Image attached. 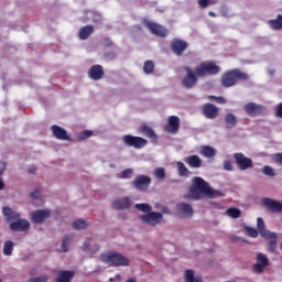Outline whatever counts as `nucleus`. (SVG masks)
<instances>
[{
    "instance_id": "57",
    "label": "nucleus",
    "mask_w": 282,
    "mask_h": 282,
    "mask_svg": "<svg viewBox=\"0 0 282 282\" xmlns=\"http://www.w3.org/2000/svg\"><path fill=\"white\" fill-rule=\"evenodd\" d=\"M208 14H209V17H213V18L217 17V13H215L213 11H209Z\"/></svg>"
},
{
    "instance_id": "23",
    "label": "nucleus",
    "mask_w": 282,
    "mask_h": 282,
    "mask_svg": "<svg viewBox=\"0 0 282 282\" xmlns=\"http://www.w3.org/2000/svg\"><path fill=\"white\" fill-rule=\"evenodd\" d=\"M98 250H100V246H98V243H96L91 239H86V241L84 242V251L85 252H88L89 254H96V252H98Z\"/></svg>"
},
{
    "instance_id": "43",
    "label": "nucleus",
    "mask_w": 282,
    "mask_h": 282,
    "mask_svg": "<svg viewBox=\"0 0 282 282\" xmlns=\"http://www.w3.org/2000/svg\"><path fill=\"white\" fill-rule=\"evenodd\" d=\"M262 173L263 175H267V177H274L276 175V173H274V169L270 165H264L262 167Z\"/></svg>"
},
{
    "instance_id": "3",
    "label": "nucleus",
    "mask_w": 282,
    "mask_h": 282,
    "mask_svg": "<svg viewBox=\"0 0 282 282\" xmlns=\"http://www.w3.org/2000/svg\"><path fill=\"white\" fill-rule=\"evenodd\" d=\"M101 261H104V263H109V265H112L113 268H122L129 265V258L116 251L101 254Z\"/></svg>"
},
{
    "instance_id": "42",
    "label": "nucleus",
    "mask_w": 282,
    "mask_h": 282,
    "mask_svg": "<svg viewBox=\"0 0 282 282\" xmlns=\"http://www.w3.org/2000/svg\"><path fill=\"white\" fill-rule=\"evenodd\" d=\"M133 174H134L133 169L129 167V169L121 171L120 177H121V180H131V177H133Z\"/></svg>"
},
{
    "instance_id": "29",
    "label": "nucleus",
    "mask_w": 282,
    "mask_h": 282,
    "mask_svg": "<svg viewBox=\"0 0 282 282\" xmlns=\"http://www.w3.org/2000/svg\"><path fill=\"white\" fill-rule=\"evenodd\" d=\"M257 228L261 237L265 238L269 235H272V231L265 229V221H263V218L259 217L257 219Z\"/></svg>"
},
{
    "instance_id": "13",
    "label": "nucleus",
    "mask_w": 282,
    "mask_h": 282,
    "mask_svg": "<svg viewBox=\"0 0 282 282\" xmlns=\"http://www.w3.org/2000/svg\"><path fill=\"white\" fill-rule=\"evenodd\" d=\"M163 217L164 215H162V213L150 212L147 215H142L140 219L143 224H148V226H158Z\"/></svg>"
},
{
    "instance_id": "52",
    "label": "nucleus",
    "mask_w": 282,
    "mask_h": 282,
    "mask_svg": "<svg viewBox=\"0 0 282 282\" xmlns=\"http://www.w3.org/2000/svg\"><path fill=\"white\" fill-rule=\"evenodd\" d=\"M31 197H33V199H39L41 197V192L39 189L33 191Z\"/></svg>"
},
{
    "instance_id": "46",
    "label": "nucleus",
    "mask_w": 282,
    "mask_h": 282,
    "mask_svg": "<svg viewBox=\"0 0 282 282\" xmlns=\"http://www.w3.org/2000/svg\"><path fill=\"white\" fill-rule=\"evenodd\" d=\"M91 135H94L91 130H85L79 133L80 140H87V138H91Z\"/></svg>"
},
{
    "instance_id": "45",
    "label": "nucleus",
    "mask_w": 282,
    "mask_h": 282,
    "mask_svg": "<svg viewBox=\"0 0 282 282\" xmlns=\"http://www.w3.org/2000/svg\"><path fill=\"white\" fill-rule=\"evenodd\" d=\"M246 230H247L249 237H252V239H257L259 237V230H257L252 227H246Z\"/></svg>"
},
{
    "instance_id": "7",
    "label": "nucleus",
    "mask_w": 282,
    "mask_h": 282,
    "mask_svg": "<svg viewBox=\"0 0 282 282\" xmlns=\"http://www.w3.org/2000/svg\"><path fill=\"white\" fill-rule=\"evenodd\" d=\"M122 141L126 147H132L133 149H144V147L149 144L147 139L141 137H133L131 134L123 135Z\"/></svg>"
},
{
    "instance_id": "59",
    "label": "nucleus",
    "mask_w": 282,
    "mask_h": 282,
    "mask_svg": "<svg viewBox=\"0 0 282 282\" xmlns=\"http://www.w3.org/2000/svg\"><path fill=\"white\" fill-rule=\"evenodd\" d=\"M270 76H274V69L269 70Z\"/></svg>"
},
{
    "instance_id": "61",
    "label": "nucleus",
    "mask_w": 282,
    "mask_h": 282,
    "mask_svg": "<svg viewBox=\"0 0 282 282\" xmlns=\"http://www.w3.org/2000/svg\"><path fill=\"white\" fill-rule=\"evenodd\" d=\"M0 282H1V279H0Z\"/></svg>"
},
{
    "instance_id": "30",
    "label": "nucleus",
    "mask_w": 282,
    "mask_h": 282,
    "mask_svg": "<svg viewBox=\"0 0 282 282\" xmlns=\"http://www.w3.org/2000/svg\"><path fill=\"white\" fill-rule=\"evenodd\" d=\"M237 123H238V120H237V116H235V113L229 112L225 116V124H226L227 129H235Z\"/></svg>"
},
{
    "instance_id": "34",
    "label": "nucleus",
    "mask_w": 282,
    "mask_h": 282,
    "mask_svg": "<svg viewBox=\"0 0 282 282\" xmlns=\"http://www.w3.org/2000/svg\"><path fill=\"white\" fill-rule=\"evenodd\" d=\"M2 252L4 257H12V252H14V242L12 240H7L3 245Z\"/></svg>"
},
{
    "instance_id": "4",
    "label": "nucleus",
    "mask_w": 282,
    "mask_h": 282,
    "mask_svg": "<svg viewBox=\"0 0 282 282\" xmlns=\"http://www.w3.org/2000/svg\"><path fill=\"white\" fill-rule=\"evenodd\" d=\"M221 72V67L213 61L202 62L196 67V76L204 78L205 76H217Z\"/></svg>"
},
{
    "instance_id": "10",
    "label": "nucleus",
    "mask_w": 282,
    "mask_h": 282,
    "mask_svg": "<svg viewBox=\"0 0 282 282\" xmlns=\"http://www.w3.org/2000/svg\"><path fill=\"white\" fill-rule=\"evenodd\" d=\"M243 109L250 118H257V116H263L265 111V106L259 105L257 102H248L243 106Z\"/></svg>"
},
{
    "instance_id": "53",
    "label": "nucleus",
    "mask_w": 282,
    "mask_h": 282,
    "mask_svg": "<svg viewBox=\"0 0 282 282\" xmlns=\"http://www.w3.org/2000/svg\"><path fill=\"white\" fill-rule=\"evenodd\" d=\"M208 0H198L199 8H208Z\"/></svg>"
},
{
    "instance_id": "25",
    "label": "nucleus",
    "mask_w": 282,
    "mask_h": 282,
    "mask_svg": "<svg viewBox=\"0 0 282 282\" xmlns=\"http://www.w3.org/2000/svg\"><path fill=\"white\" fill-rule=\"evenodd\" d=\"M185 164L191 169H202V159L198 155H189L185 159Z\"/></svg>"
},
{
    "instance_id": "17",
    "label": "nucleus",
    "mask_w": 282,
    "mask_h": 282,
    "mask_svg": "<svg viewBox=\"0 0 282 282\" xmlns=\"http://www.w3.org/2000/svg\"><path fill=\"white\" fill-rule=\"evenodd\" d=\"M88 78H90L91 80H102V78H105V68H102V65H93L88 69Z\"/></svg>"
},
{
    "instance_id": "8",
    "label": "nucleus",
    "mask_w": 282,
    "mask_h": 282,
    "mask_svg": "<svg viewBox=\"0 0 282 282\" xmlns=\"http://www.w3.org/2000/svg\"><path fill=\"white\" fill-rule=\"evenodd\" d=\"M132 186L135 188V191L144 193L149 191V186H151V178L150 176L139 174L132 181Z\"/></svg>"
},
{
    "instance_id": "21",
    "label": "nucleus",
    "mask_w": 282,
    "mask_h": 282,
    "mask_svg": "<svg viewBox=\"0 0 282 282\" xmlns=\"http://www.w3.org/2000/svg\"><path fill=\"white\" fill-rule=\"evenodd\" d=\"M112 208L115 210H127V208H131V199L129 197L118 198L112 202Z\"/></svg>"
},
{
    "instance_id": "47",
    "label": "nucleus",
    "mask_w": 282,
    "mask_h": 282,
    "mask_svg": "<svg viewBox=\"0 0 282 282\" xmlns=\"http://www.w3.org/2000/svg\"><path fill=\"white\" fill-rule=\"evenodd\" d=\"M208 99L215 100L218 105H226V98L224 97L209 96Z\"/></svg>"
},
{
    "instance_id": "22",
    "label": "nucleus",
    "mask_w": 282,
    "mask_h": 282,
    "mask_svg": "<svg viewBox=\"0 0 282 282\" xmlns=\"http://www.w3.org/2000/svg\"><path fill=\"white\" fill-rule=\"evenodd\" d=\"M2 215L6 217L8 224H12V221H17L21 218V214L12 210L10 207H3Z\"/></svg>"
},
{
    "instance_id": "38",
    "label": "nucleus",
    "mask_w": 282,
    "mask_h": 282,
    "mask_svg": "<svg viewBox=\"0 0 282 282\" xmlns=\"http://www.w3.org/2000/svg\"><path fill=\"white\" fill-rule=\"evenodd\" d=\"M226 214L228 217H231V219H239L241 217V210L239 208L230 207L226 210Z\"/></svg>"
},
{
    "instance_id": "40",
    "label": "nucleus",
    "mask_w": 282,
    "mask_h": 282,
    "mask_svg": "<svg viewBox=\"0 0 282 282\" xmlns=\"http://www.w3.org/2000/svg\"><path fill=\"white\" fill-rule=\"evenodd\" d=\"M154 70H155V64L153 63V61L144 62V65H143L144 74H153Z\"/></svg>"
},
{
    "instance_id": "50",
    "label": "nucleus",
    "mask_w": 282,
    "mask_h": 282,
    "mask_svg": "<svg viewBox=\"0 0 282 282\" xmlns=\"http://www.w3.org/2000/svg\"><path fill=\"white\" fill-rule=\"evenodd\" d=\"M104 45H105V47H111L113 45V41H111V39H109V37H105Z\"/></svg>"
},
{
    "instance_id": "2",
    "label": "nucleus",
    "mask_w": 282,
    "mask_h": 282,
    "mask_svg": "<svg viewBox=\"0 0 282 282\" xmlns=\"http://www.w3.org/2000/svg\"><path fill=\"white\" fill-rule=\"evenodd\" d=\"M250 75L248 73L241 72L239 68H234L225 72L220 77V83L223 87H235L239 80H249Z\"/></svg>"
},
{
    "instance_id": "18",
    "label": "nucleus",
    "mask_w": 282,
    "mask_h": 282,
    "mask_svg": "<svg viewBox=\"0 0 282 282\" xmlns=\"http://www.w3.org/2000/svg\"><path fill=\"white\" fill-rule=\"evenodd\" d=\"M46 219H50V210L47 209H37L31 213L32 224H43Z\"/></svg>"
},
{
    "instance_id": "5",
    "label": "nucleus",
    "mask_w": 282,
    "mask_h": 282,
    "mask_svg": "<svg viewBox=\"0 0 282 282\" xmlns=\"http://www.w3.org/2000/svg\"><path fill=\"white\" fill-rule=\"evenodd\" d=\"M143 25L150 30L151 34H154V36H159L160 39H166V36H169V29L162 24L144 20Z\"/></svg>"
},
{
    "instance_id": "36",
    "label": "nucleus",
    "mask_w": 282,
    "mask_h": 282,
    "mask_svg": "<svg viewBox=\"0 0 282 282\" xmlns=\"http://www.w3.org/2000/svg\"><path fill=\"white\" fill-rule=\"evenodd\" d=\"M141 133H144V135H147V138H150V140H158V134H155V131L152 130L151 127L149 126H142L140 128Z\"/></svg>"
},
{
    "instance_id": "19",
    "label": "nucleus",
    "mask_w": 282,
    "mask_h": 282,
    "mask_svg": "<svg viewBox=\"0 0 282 282\" xmlns=\"http://www.w3.org/2000/svg\"><path fill=\"white\" fill-rule=\"evenodd\" d=\"M51 131L56 140H67L68 142H72V138L67 135V130L63 129L61 126H52Z\"/></svg>"
},
{
    "instance_id": "20",
    "label": "nucleus",
    "mask_w": 282,
    "mask_h": 282,
    "mask_svg": "<svg viewBox=\"0 0 282 282\" xmlns=\"http://www.w3.org/2000/svg\"><path fill=\"white\" fill-rule=\"evenodd\" d=\"M262 205L272 213H282V203L272 198H263Z\"/></svg>"
},
{
    "instance_id": "14",
    "label": "nucleus",
    "mask_w": 282,
    "mask_h": 282,
    "mask_svg": "<svg viewBox=\"0 0 282 282\" xmlns=\"http://www.w3.org/2000/svg\"><path fill=\"white\" fill-rule=\"evenodd\" d=\"M9 228L12 232H28V230H30V221H28V219L19 218L18 220L10 223Z\"/></svg>"
},
{
    "instance_id": "39",
    "label": "nucleus",
    "mask_w": 282,
    "mask_h": 282,
    "mask_svg": "<svg viewBox=\"0 0 282 282\" xmlns=\"http://www.w3.org/2000/svg\"><path fill=\"white\" fill-rule=\"evenodd\" d=\"M88 226L89 224L84 219H77L73 223L74 230H85Z\"/></svg>"
},
{
    "instance_id": "28",
    "label": "nucleus",
    "mask_w": 282,
    "mask_h": 282,
    "mask_svg": "<svg viewBox=\"0 0 282 282\" xmlns=\"http://www.w3.org/2000/svg\"><path fill=\"white\" fill-rule=\"evenodd\" d=\"M264 239L269 241V252H276V240L279 239L276 232L269 234Z\"/></svg>"
},
{
    "instance_id": "48",
    "label": "nucleus",
    "mask_w": 282,
    "mask_h": 282,
    "mask_svg": "<svg viewBox=\"0 0 282 282\" xmlns=\"http://www.w3.org/2000/svg\"><path fill=\"white\" fill-rule=\"evenodd\" d=\"M273 161L275 162V164H280V166H282V153L273 154Z\"/></svg>"
},
{
    "instance_id": "15",
    "label": "nucleus",
    "mask_w": 282,
    "mask_h": 282,
    "mask_svg": "<svg viewBox=\"0 0 282 282\" xmlns=\"http://www.w3.org/2000/svg\"><path fill=\"white\" fill-rule=\"evenodd\" d=\"M180 117L170 116L167 119V123L164 127V131H166V133H172L173 135H175V133L180 131Z\"/></svg>"
},
{
    "instance_id": "44",
    "label": "nucleus",
    "mask_w": 282,
    "mask_h": 282,
    "mask_svg": "<svg viewBox=\"0 0 282 282\" xmlns=\"http://www.w3.org/2000/svg\"><path fill=\"white\" fill-rule=\"evenodd\" d=\"M154 177L156 180H164V177H166V172L164 171V167H156L154 170Z\"/></svg>"
},
{
    "instance_id": "24",
    "label": "nucleus",
    "mask_w": 282,
    "mask_h": 282,
    "mask_svg": "<svg viewBox=\"0 0 282 282\" xmlns=\"http://www.w3.org/2000/svg\"><path fill=\"white\" fill-rule=\"evenodd\" d=\"M199 153L200 155H203V158H207V160H210L215 158V155H217V150H215V148L210 145H202L199 149Z\"/></svg>"
},
{
    "instance_id": "37",
    "label": "nucleus",
    "mask_w": 282,
    "mask_h": 282,
    "mask_svg": "<svg viewBox=\"0 0 282 282\" xmlns=\"http://www.w3.org/2000/svg\"><path fill=\"white\" fill-rule=\"evenodd\" d=\"M185 281L186 282H204L202 281V276L195 278V271L194 270H186L185 271Z\"/></svg>"
},
{
    "instance_id": "41",
    "label": "nucleus",
    "mask_w": 282,
    "mask_h": 282,
    "mask_svg": "<svg viewBox=\"0 0 282 282\" xmlns=\"http://www.w3.org/2000/svg\"><path fill=\"white\" fill-rule=\"evenodd\" d=\"M134 208H137V210H141V213L148 214L151 213V210H153V207H151V205L147 203L137 204Z\"/></svg>"
},
{
    "instance_id": "35",
    "label": "nucleus",
    "mask_w": 282,
    "mask_h": 282,
    "mask_svg": "<svg viewBox=\"0 0 282 282\" xmlns=\"http://www.w3.org/2000/svg\"><path fill=\"white\" fill-rule=\"evenodd\" d=\"M76 237V235L74 234H68L66 236H64L63 240H62V252H68V246L69 243H72V240Z\"/></svg>"
},
{
    "instance_id": "49",
    "label": "nucleus",
    "mask_w": 282,
    "mask_h": 282,
    "mask_svg": "<svg viewBox=\"0 0 282 282\" xmlns=\"http://www.w3.org/2000/svg\"><path fill=\"white\" fill-rule=\"evenodd\" d=\"M223 167L224 171H232V163L230 161H224Z\"/></svg>"
},
{
    "instance_id": "33",
    "label": "nucleus",
    "mask_w": 282,
    "mask_h": 282,
    "mask_svg": "<svg viewBox=\"0 0 282 282\" xmlns=\"http://www.w3.org/2000/svg\"><path fill=\"white\" fill-rule=\"evenodd\" d=\"M268 25L271 30H282V14H278L276 19L269 20Z\"/></svg>"
},
{
    "instance_id": "6",
    "label": "nucleus",
    "mask_w": 282,
    "mask_h": 282,
    "mask_svg": "<svg viewBox=\"0 0 282 282\" xmlns=\"http://www.w3.org/2000/svg\"><path fill=\"white\" fill-rule=\"evenodd\" d=\"M184 70L186 72V75L182 79V85L185 89H193V87L197 85L199 78V76H197V68L193 70L189 66H185Z\"/></svg>"
},
{
    "instance_id": "31",
    "label": "nucleus",
    "mask_w": 282,
    "mask_h": 282,
    "mask_svg": "<svg viewBox=\"0 0 282 282\" xmlns=\"http://www.w3.org/2000/svg\"><path fill=\"white\" fill-rule=\"evenodd\" d=\"M74 279V271H61L55 282H72Z\"/></svg>"
},
{
    "instance_id": "16",
    "label": "nucleus",
    "mask_w": 282,
    "mask_h": 282,
    "mask_svg": "<svg viewBox=\"0 0 282 282\" xmlns=\"http://www.w3.org/2000/svg\"><path fill=\"white\" fill-rule=\"evenodd\" d=\"M202 111H203V116H205L207 120H215V118L219 116V108H217V106L210 102L203 105Z\"/></svg>"
},
{
    "instance_id": "27",
    "label": "nucleus",
    "mask_w": 282,
    "mask_h": 282,
    "mask_svg": "<svg viewBox=\"0 0 282 282\" xmlns=\"http://www.w3.org/2000/svg\"><path fill=\"white\" fill-rule=\"evenodd\" d=\"M91 34H94V25H86V26H82L79 29L78 37L82 41H87V39H89V36H91Z\"/></svg>"
},
{
    "instance_id": "1",
    "label": "nucleus",
    "mask_w": 282,
    "mask_h": 282,
    "mask_svg": "<svg viewBox=\"0 0 282 282\" xmlns=\"http://www.w3.org/2000/svg\"><path fill=\"white\" fill-rule=\"evenodd\" d=\"M215 197L216 195H221L219 191L210 188V186L204 181V178L196 176L193 178V184L189 186L188 198L189 199H202V196Z\"/></svg>"
},
{
    "instance_id": "60",
    "label": "nucleus",
    "mask_w": 282,
    "mask_h": 282,
    "mask_svg": "<svg viewBox=\"0 0 282 282\" xmlns=\"http://www.w3.org/2000/svg\"><path fill=\"white\" fill-rule=\"evenodd\" d=\"M126 282H135V280H133V279H130V280H128V281H126Z\"/></svg>"
},
{
    "instance_id": "32",
    "label": "nucleus",
    "mask_w": 282,
    "mask_h": 282,
    "mask_svg": "<svg viewBox=\"0 0 282 282\" xmlns=\"http://www.w3.org/2000/svg\"><path fill=\"white\" fill-rule=\"evenodd\" d=\"M176 170L178 177H188V175L191 174L188 167H186V165L182 161L176 162Z\"/></svg>"
},
{
    "instance_id": "9",
    "label": "nucleus",
    "mask_w": 282,
    "mask_h": 282,
    "mask_svg": "<svg viewBox=\"0 0 282 282\" xmlns=\"http://www.w3.org/2000/svg\"><path fill=\"white\" fill-rule=\"evenodd\" d=\"M234 160L239 171H248V169H252L254 166L252 159L246 156L243 153H235Z\"/></svg>"
},
{
    "instance_id": "55",
    "label": "nucleus",
    "mask_w": 282,
    "mask_h": 282,
    "mask_svg": "<svg viewBox=\"0 0 282 282\" xmlns=\"http://www.w3.org/2000/svg\"><path fill=\"white\" fill-rule=\"evenodd\" d=\"M217 4V0H208V6H215Z\"/></svg>"
},
{
    "instance_id": "51",
    "label": "nucleus",
    "mask_w": 282,
    "mask_h": 282,
    "mask_svg": "<svg viewBox=\"0 0 282 282\" xmlns=\"http://www.w3.org/2000/svg\"><path fill=\"white\" fill-rule=\"evenodd\" d=\"M275 116L278 118H282V102L278 105L276 111H275Z\"/></svg>"
},
{
    "instance_id": "56",
    "label": "nucleus",
    "mask_w": 282,
    "mask_h": 282,
    "mask_svg": "<svg viewBox=\"0 0 282 282\" xmlns=\"http://www.w3.org/2000/svg\"><path fill=\"white\" fill-rule=\"evenodd\" d=\"M36 172V167L32 166L29 169V173L34 174Z\"/></svg>"
},
{
    "instance_id": "26",
    "label": "nucleus",
    "mask_w": 282,
    "mask_h": 282,
    "mask_svg": "<svg viewBox=\"0 0 282 282\" xmlns=\"http://www.w3.org/2000/svg\"><path fill=\"white\" fill-rule=\"evenodd\" d=\"M176 208L184 217H193V206L191 204L178 203Z\"/></svg>"
},
{
    "instance_id": "58",
    "label": "nucleus",
    "mask_w": 282,
    "mask_h": 282,
    "mask_svg": "<svg viewBox=\"0 0 282 282\" xmlns=\"http://www.w3.org/2000/svg\"><path fill=\"white\" fill-rule=\"evenodd\" d=\"M3 186H6V184L0 180V191H2Z\"/></svg>"
},
{
    "instance_id": "11",
    "label": "nucleus",
    "mask_w": 282,
    "mask_h": 282,
    "mask_svg": "<svg viewBox=\"0 0 282 282\" xmlns=\"http://www.w3.org/2000/svg\"><path fill=\"white\" fill-rule=\"evenodd\" d=\"M257 263L253 264L252 270L256 274H263L265 272V268L270 265V260L268 256L263 253H258L256 258Z\"/></svg>"
},
{
    "instance_id": "12",
    "label": "nucleus",
    "mask_w": 282,
    "mask_h": 282,
    "mask_svg": "<svg viewBox=\"0 0 282 282\" xmlns=\"http://www.w3.org/2000/svg\"><path fill=\"white\" fill-rule=\"evenodd\" d=\"M188 50V42L180 39H173L171 42V52L175 56H182Z\"/></svg>"
},
{
    "instance_id": "54",
    "label": "nucleus",
    "mask_w": 282,
    "mask_h": 282,
    "mask_svg": "<svg viewBox=\"0 0 282 282\" xmlns=\"http://www.w3.org/2000/svg\"><path fill=\"white\" fill-rule=\"evenodd\" d=\"M3 171H6V165L0 163V175H3Z\"/></svg>"
}]
</instances>
